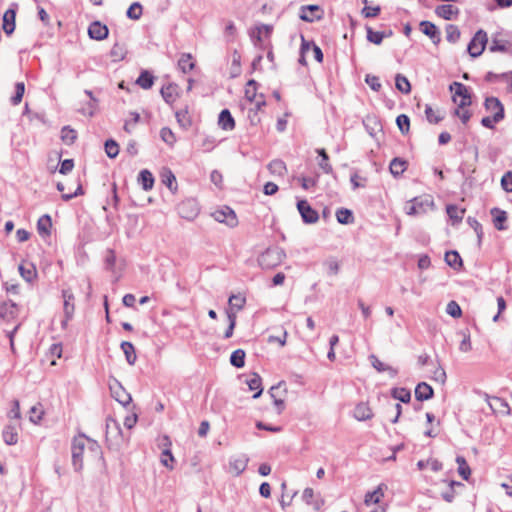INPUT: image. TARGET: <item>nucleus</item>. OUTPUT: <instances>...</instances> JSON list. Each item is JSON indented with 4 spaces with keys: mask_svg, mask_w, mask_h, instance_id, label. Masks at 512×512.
<instances>
[{
    "mask_svg": "<svg viewBox=\"0 0 512 512\" xmlns=\"http://www.w3.org/2000/svg\"><path fill=\"white\" fill-rule=\"evenodd\" d=\"M105 152L109 158H116L119 154V145L113 139H108L104 144Z\"/></svg>",
    "mask_w": 512,
    "mask_h": 512,
    "instance_id": "864d4df0",
    "label": "nucleus"
},
{
    "mask_svg": "<svg viewBox=\"0 0 512 512\" xmlns=\"http://www.w3.org/2000/svg\"><path fill=\"white\" fill-rule=\"evenodd\" d=\"M487 41V33L482 29L478 30L467 46L470 56L473 58L480 56L485 50Z\"/></svg>",
    "mask_w": 512,
    "mask_h": 512,
    "instance_id": "39448f33",
    "label": "nucleus"
},
{
    "mask_svg": "<svg viewBox=\"0 0 512 512\" xmlns=\"http://www.w3.org/2000/svg\"><path fill=\"white\" fill-rule=\"evenodd\" d=\"M323 11L318 5H306L300 9V19L305 22H313L322 18Z\"/></svg>",
    "mask_w": 512,
    "mask_h": 512,
    "instance_id": "f8f14e48",
    "label": "nucleus"
},
{
    "mask_svg": "<svg viewBox=\"0 0 512 512\" xmlns=\"http://www.w3.org/2000/svg\"><path fill=\"white\" fill-rule=\"evenodd\" d=\"M490 213L493 216V223L495 228L497 230H505L506 227L504 226V223L507 220V213L497 207L492 208Z\"/></svg>",
    "mask_w": 512,
    "mask_h": 512,
    "instance_id": "b1692460",
    "label": "nucleus"
},
{
    "mask_svg": "<svg viewBox=\"0 0 512 512\" xmlns=\"http://www.w3.org/2000/svg\"><path fill=\"white\" fill-rule=\"evenodd\" d=\"M446 312L453 318H459L462 315V310L459 304L454 300L447 304Z\"/></svg>",
    "mask_w": 512,
    "mask_h": 512,
    "instance_id": "69168bd1",
    "label": "nucleus"
},
{
    "mask_svg": "<svg viewBox=\"0 0 512 512\" xmlns=\"http://www.w3.org/2000/svg\"><path fill=\"white\" fill-rule=\"evenodd\" d=\"M2 434H3L4 442L7 445H15L18 442V433H17L15 427H13L11 425H7L4 428Z\"/></svg>",
    "mask_w": 512,
    "mask_h": 512,
    "instance_id": "37998d69",
    "label": "nucleus"
},
{
    "mask_svg": "<svg viewBox=\"0 0 512 512\" xmlns=\"http://www.w3.org/2000/svg\"><path fill=\"white\" fill-rule=\"evenodd\" d=\"M18 305L12 300H6L0 303V318L4 321H11L18 315Z\"/></svg>",
    "mask_w": 512,
    "mask_h": 512,
    "instance_id": "ddd939ff",
    "label": "nucleus"
},
{
    "mask_svg": "<svg viewBox=\"0 0 512 512\" xmlns=\"http://www.w3.org/2000/svg\"><path fill=\"white\" fill-rule=\"evenodd\" d=\"M213 217L216 221L225 223L229 227H235L238 224L235 212L228 206L216 210L213 213Z\"/></svg>",
    "mask_w": 512,
    "mask_h": 512,
    "instance_id": "9b49d317",
    "label": "nucleus"
},
{
    "mask_svg": "<svg viewBox=\"0 0 512 512\" xmlns=\"http://www.w3.org/2000/svg\"><path fill=\"white\" fill-rule=\"evenodd\" d=\"M15 19H16V10L10 8L5 11L3 15V30L7 35H11L15 30Z\"/></svg>",
    "mask_w": 512,
    "mask_h": 512,
    "instance_id": "412c9836",
    "label": "nucleus"
},
{
    "mask_svg": "<svg viewBox=\"0 0 512 512\" xmlns=\"http://www.w3.org/2000/svg\"><path fill=\"white\" fill-rule=\"evenodd\" d=\"M372 416V410L366 403H359L354 409V417L359 421L368 420Z\"/></svg>",
    "mask_w": 512,
    "mask_h": 512,
    "instance_id": "2f4dec72",
    "label": "nucleus"
},
{
    "mask_svg": "<svg viewBox=\"0 0 512 512\" xmlns=\"http://www.w3.org/2000/svg\"><path fill=\"white\" fill-rule=\"evenodd\" d=\"M510 46L509 41L493 38L489 50L491 52H507Z\"/></svg>",
    "mask_w": 512,
    "mask_h": 512,
    "instance_id": "09e8293b",
    "label": "nucleus"
},
{
    "mask_svg": "<svg viewBox=\"0 0 512 512\" xmlns=\"http://www.w3.org/2000/svg\"><path fill=\"white\" fill-rule=\"evenodd\" d=\"M445 262L448 266L455 270H459L463 266L462 258L459 253L455 250L448 251L445 253Z\"/></svg>",
    "mask_w": 512,
    "mask_h": 512,
    "instance_id": "473e14b6",
    "label": "nucleus"
},
{
    "mask_svg": "<svg viewBox=\"0 0 512 512\" xmlns=\"http://www.w3.org/2000/svg\"><path fill=\"white\" fill-rule=\"evenodd\" d=\"M52 220L50 215L45 214L37 221V231L41 236H49L51 233Z\"/></svg>",
    "mask_w": 512,
    "mask_h": 512,
    "instance_id": "a878e982",
    "label": "nucleus"
},
{
    "mask_svg": "<svg viewBox=\"0 0 512 512\" xmlns=\"http://www.w3.org/2000/svg\"><path fill=\"white\" fill-rule=\"evenodd\" d=\"M106 441L112 450L120 449L124 441L119 423L112 418L106 420Z\"/></svg>",
    "mask_w": 512,
    "mask_h": 512,
    "instance_id": "7ed1b4c3",
    "label": "nucleus"
},
{
    "mask_svg": "<svg viewBox=\"0 0 512 512\" xmlns=\"http://www.w3.org/2000/svg\"><path fill=\"white\" fill-rule=\"evenodd\" d=\"M218 125L226 131H231L235 128V121L228 109H223L218 117Z\"/></svg>",
    "mask_w": 512,
    "mask_h": 512,
    "instance_id": "4be33fe9",
    "label": "nucleus"
},
{
    "mask_svg": "<svg viewBox=\"0 0 512 512\" xmlns=\"http://www.w3.org/2000/svg\"><path fill=\"white\" fill-rule=\"evenodd\" d=\"M226 314H227V318L229 320V325L224 333V338L228 339L233 335L237 317H236V312L232 311V309H227Z\"/></svg>",
    "mask_w": 512,
    "mask_h": 512,
    "instance_id": "603ef678",
    "label": "nucleus"
},
{
    "mask_svg": "<svg viewBox=\"0 0 512 512\" xmlns=\"http://www.w3.org/2000/svg\"><path fill=\"white\" fill-rule=\"evenodd\" d=\"M396 124L402 134L406 135L410 129V119L405 114H400L396 118Z\"/></svg>",
    "mask_w": 512,
    "mask_h": 512,
    "instance_id": "5fc2aeb1",
    "label": "nucleus"
},
{
    "mask_svg": "<svg viewBox=\"0 0 512 512\" xmlns=\"http://www.w3.org/2000/svg\"><path fill=\"white\" fill-rule=\"evenodd\" d=\"M109 388L111 391L112 397L119 402L123 406H127L132 401V397L129 393L126 392V390L122 387L120 382L118 380L113 379L109 383Z\"/></svg>",
    "mask_w": 512,
    "mask_h": 512,
    "instance_id": "9d476101",
    "label": "nucleus"
},
{
    "mask_svg": "<svg viewBox=\"0 0 512 512\" xmlns=\"http://www.w3.org/2000/svg\"><path fill=\"white\" fill-rule=\"evenodd\" d=\"M178 67L183 73L190 72L195 67L192 55L183 53L178 60Z\"/></svg>",
    "mask_w": 512,
    "mask_h": 512,
    "instance_id": "72a5a7b5",
    "label": "nucleus"
},
{
    "mask_svg": "<svg viewBox=\"0 0 512 512\" xmlns=\"http://www.w3.org/2000/svg\"><path fill=\"white\" fill-rule=\"evenodd\" d=\"M446 31V39L450 43H456L461 36V32L456 25L449 24L445 28Z\"/></svg>",
    "mask_w": 512,
    "mask_h": 512,
    "instance_id": "8fccbe9b",
    "label": "nucleus"
},
{
    "mask_svg": "<svg viewBox=\"0 0 512 512\" xmlns=\"http://www.w3.org/2000/svg\"><path fill=\"white\" fill-rule=\"evenodd\" d=\"M248 458L246 456H240L233 458L230 461V468L235 473L236 476H239L247 467Z\"/></svg>",
    "mask_w": 512,
    "mask_h": 512,
    "instance_id": "f704fd0d",
    "label": "nucleus"
},
{
    "mask_svg": "<svg viewBox=\"0 0 512 512\" xmlns=\"http://www.w3.org/2000/svg\"><path fill=\"white\" fill-rule=\"evenodd\" d=\"M138 183L142 186L143 190H151L154 186L153 174L147 169L141 170L138 175Z\"/></svg>",
    "mask_w": 512,
    "mask_h": 512,
    "instance_id": "393cba45",
    "label": "nucleus"
},
{
    "mask_svg": "<svg viewBox=\"0 0 512 512\" xmlns=\"http://www.w3.org/2000/svg\"><path fill=\"white\" fill-rule=\"evenodd\" d=\"M246 353L243 349H237L230 356V363L236 368H242L245 365Z\"/></svg>",
    "mask_w": 512,
    "mask_h": 512,
    "instance_id": "49530a36",
    "label": "nucleus"
},
{
    "mask_svg": "<svg viewBox=\"0 0 512 512\" xmlns=\"http://www.w3.org/2000/svg\"><path fill=\"white\" fill-rule=\"evenodd\" d=\"M407 169V162L401 158H393L389 165V170L394 177H398Z\"/></svg>",
    "mask_w": 512,
    "mask_h": 512,
    "instance_id": "7c9ffc66",
    "label": "nucleus"
},
{
    "mask_svg": "<svg viewBox=\"0 0 512 512\" xmlns=\"http://www.w3.org/2000/svg\"><path fill=\"white\" fill-rule=\"evenodd\" d=\"M384 497L383 485H379L374 491L367 492L364 498V504L369 506L371 504H378Z\"/></svg>",
    "mask_w": 512,
    "mask_h": 512,
    "instance_id": "c85d7f7f",
    "label": "nucleus"
},
{
    "mask_svg": "<svg viewBox=\"0 0 512 512\" xmlns=\"http://www.w3.org/2000/svg\"><path fill=\"white\" fill-rule=\"evenodd\" d=\"M257 85L258 84L254 79L249 80L246 84L245 97L249 102H253L256 99Z\"/></svg>",
    "mask_w": 512,
    "mask_h": 512,
    "instance_id": "4d7b16f0",
    "label": "nucleus"
},
{
    "mask_svg": "<svg viewBox=\"0 0 512 512\" xmlns=\"http://www.w3.org/2000/svg\"><path fill=\"white\" fill-rule=\"evenodd\" d=\"M121 349L128 364L133 365L137 359L134 345L129 341H123L121 343Z\"/></svg>",
    "mask_w": 512,
    "mask_h": 512,
    "instance_id": "c9c22d12",
    "label": "nucleus"
},
{
    "mask_svg": "<svg viewBox=\"0 0 512 512\" xmlns=\"http://www.w3.org/2000/svg\"><path fill=\"white\" fill-rule=\"evenodd\" d=\"M246 382H247L249 389L251 391H255L253 398L254 399L259 398L263 392L262 379L259 376V374L253 373L252 377L250 379H248Z\"/></svg>",
    "mask_w": 512,
    "mask_h": 512,
    "instance_id": "bb28decb",
    "label": "nucleus"
},
{
    "mask_svg": "<svg viewBox=\"0 0 512 512\" xmlns=\"http://www.w3.org/2000/svg\"><path fill=\"white\" fill-rule=\"evenodd\" d=\"M484 107L487 112L492 113L494 122H500L504 119V106L498 98L487 97L484 101Z\"/></svg>",
    "mask_w": 512,
    "mask_h": 512,
    "instance_id": "6e6552de",
    "label": "nucleus"
},
{
    "mask_svg": "<svg viewBox=\"0 0 512 512\" xmlns=\"http://www.w3.org/2000/svg\"><path fill=\"white\" fill-rule=\"evenodd\" d=\"M370 362L372 366L378 371V372H384L388 371L391 377H395L397 375V370L394 369L391 366H388L381 362L375 355H370L369 357Z\"/></svg>",
    "mask_w": 512,
    "mask_h": 512,
    "instance_id": "e433bc0d",
    "label": "nucleus"
},
{
    "mask_svg": "<svg viewBox=\"0 0 512 512\" xmlns=\"http://www.w3.org/2000/svg\"><path fill=\"white\" fill-rule=\"evenodd\" d=\"M297 209L304 223L314 224L318 221V212L311 207L307 200H298Z\"/></svg>",
    "mask_w": 512,
    "mask_h": 512,
    "instance_id": "1a4fd4ad",
    "label": "nucleus"
},
{
    "mask_svg": "<svg viewBox=\"0 0 512 512\" xmlns=\"http://www.w3.org/2000/svg\"><path fill=\"white\" fill-rule=\"evenodd\" d=\"M162 183L168 187L171 192L177 190L176 177L169 168H164L161 172Z\"/></svg>",
    "mask_w": 512,
    "mask_h": 512,
    "instance_id": "cd10ccee",
    "label": "nucleus"
},
{
    "mask_svg": "<svg viewBox=\"0 0 512 512\" xmlns=\"http://www.w3.org/2000/svg\"><path fill=\"white\" fill-rule=\"evenodd\" d=\"M154 76L147 70H143L136 80V84L143 89H150L154 84Z\"/></svg>",
    "mask_w": 512,
    "mask_h": 512,
    "instance_id": "4c0bfd02",
    "label": "nucleus"
},
{
    "mask_svg": "<svg viewBox=\"0 0 512 512\" xmlns=\"http://www.w3.org/2000/svg\"><path fill=\"white\" fill-rule=\"evenodd\" d=\"M419 26L422 33L428 36L434 44H438L441 41L440 31L434 23L423 20Z\"/></svg>",
    "mask_w": 512,
    "mask_h": 512,
    "instance_id": "f3484780",
    "label": "nucleus"
},
{
    "mask_svg": "<svg viewBox=\"0 0 512 512\" xmlns=\"http://www.w3.org/2000/svg\"><path fill=\"white\" fill-rule=\"evenodd\" d=\"M446 212L449 218L453 221V224L462 221L465 213V209H460L456 205L450 204L446 207Z\"/></svg>",
    "mask_w": 512,
    "mask_h": 512,
    "instance_id": "a19ab883",
    "label": "nucleus"
},
{
    "mask_svg": "<svg viewBox=\"0 0 512 512\" xmlns=\"http://www.w3.org/2000/svg\"><path fill=\"white\" fill-rule=\"evenodd\" d=\"M395 86L396 88L404 93V94H409L410 91H411V85H410V82L408 81V79L402 75V74H397L396 77H395Z\"/></svg>",
    "mask_w": 512,
    "mask_h": 512,
    "instance_id": "de8ad7c7",
    "label": "nucleus"
},
{
    "mask_svg": "<svg viewBox=\"0 0 512 512\" xmlns=\"http://www.w3.org/2000/svg\"><path fill=\"white\" fill-rule=\"evenodd\" d=\"M501 186L506 192H512V173L507 172L502 176Z\"/></svg>",
    "mask_w": 512,
    "mask_h": 512,
    "instance_id": "774afa93",
    "label": "nucleus"
},
{
    "mask_svg": "<svg viewBox=\"0 0 512 512\" xmlns=\"http://www.w3.org/2000/svg\"><path fill=\"white\" fill-rule=\"evenodd\" d=\"M336 219L340 224H352L354 222V216L350 209L339 208L336 211Z\"/></svg>",
    "mask_w": 512,
    "mask_h": 512,
    "instance_id": "79ce46f5",
    "label": "nucleus"
},
{
    "mask_svg": "<svg viewBox=\"0 0 512 512\" xmlns=\"http://www.w3.org/2000/svg\"><path fill=\"white\" fill-rule=\"evenodd\" d=\"M175 117L177 119V122L180 124V126L185 128V127H188L191 125V120H190V117L188 116L187 108L176 111Z\"/></svg>",
    "mask_w": 512,
    "mask_h": 512,
    "instance_id": "e2e57ef3",
    "label": "nucleus"
},
{
    "mask_svg": "<svg viewBox=\"0 0 512 512\" xmlns=\"http://www.w3.org/2000/svg\"><path fill=\"white\" fill-rule=\"evenodd\" d=\"M450 90L454 92L453 100L457 103L459 108H465L471 105V96L464 84L460 82H453L450 85Z\"/></svg>",
    "mask_w": 512,
    "mask_h": 512,
    "instance_id": "423d86ee",
    "label": "nucleus"
},
{
    "mask_svg": "<svg viewBox=\"0 0 512 512\" xmlns=\"http://www.w3.org/2000/svg\"><path fill=\"white\" fill-rule=\"evenodd\" d=\"M311 49V44L308 40H306L304 38L303 35H301V47H300V57H299V60L298 62L302 65V66H306L307 65V61H306V57H305V54L307 51H309Z\"/></svg>",
    "mask_w": 512,
    "mask_h": 512,
    "instance_id": "680f3d73",
    "label": "nucleus"
},
{
    "mask_svg": "<svg viewBox=\"0 0 512 512\" xmlns=\"http://www.w3.org/2000/svg\"><path fill=\"white\" fill-rule=\"evenodd\" d=\"M433 388L426 382L419 383L415 388V397L418 401H426L433 397Z\"/></svg>",
    "mask_w": 512,
    "mask_h": 512,
    "instance_id": "5701e85b",
    "label": "nucleus"
},
{
    "mask_svg": "<svg viewBox=\"0 0 512 512\" xmlns=\"http://www.w3.org/2000/svg\"><path fill=\"white\" fill-rule=\"evenodd\" d=\"M485 399L493 412L510 414V407L505 399L497 396L490 397L488 394H485Z\"/></svg>",
    "mask_w": 512,
    "mask_h": 512,
    "instance_id": "2eb2a0df",
    "label": "nucleus"
},
{
    "mask_svg": "<svg viewBox=\"0 0 512 512\" xmlns=\"http://www.w3.org/2000/svg\"><path fill=\"white\" fill-rule=\"evenodd\" d=\"M267 167L273 175L284 176L287 172L286 164L280 159L272 160Z\"/></svg>",
    "mask_w": 512,
    "mask_h": 512,
    "instance_id": "58836bf2",
    "label": "nucleus"
},
{
    "mask_svg": "<svg viewBox=\"0 0 512 512\" xmlns=\"http://www.w3.org/2000/svg\"><path fill=\"white\" fill-rule=\"evenodd\" d=\"M285 256L284 250L279 247L267 248L258 257V263L263 269H273L281 264Z\"/></svg>",
    "mask_w": 512,
    "mask_h": 512,
    "instance_id": "f03ea898",
    "label": "nucleus"
},
{
    "mask_svg": "<svg viewBox=\"0 0 512 512\" xmlns=\"http://www.w3.org/2000/svg\"><path fill=\"white\" fill-rule=\"evenodd\" d=\"M178 89V85L175 83H169L161 88V96L167 104L172 105L176 101Z\"/></svg>",
    "mask_w": 512,
    "mask_h": 512,
    "instance_id": "6ab92c4d",
    "label": "nucleus"
},
{
    "mask_svg": "<svg viewBox=\"0 0 512 512\" xmlns=\"http://www.w3.org/2000/svg\"><path fill=\"white\" fill-rule=\"evenodd\" d=\"M456 463L458 464V474L464 479V480H469V477L471 475V469L466 461V459L461 456V455H458L456 457Z\"/></svg>",
    "mask_w": 512,
    "mask_h": 512,
    "instance_id": "ea45409f",
    "label": "nucleus"
},
{
    "mask_svg": "<svg viewBox=\"0 0 512 512\" xmlns=\"http://www.w3.org/2000/svg\"><path fill=\"white\" fill-rule=\"evenodd\" d=\"M125 53L124 46L119 43H115L110 52L114 60H122L125 57Z\"/></svg>",
    "mask_w": 512,
    "mask_h": 512,
    "instance_id": "338daca9",
    "label": "nucleus"
},
{
    "mask_svg": "<svg viewBox=\"0 0 512 512\" xmlns=\"http://www.w3.org/2000/svg\"><path fill=\"white\" fill-rule=\"evenodd\" d=\"M162 445L165 448L163 449L162 454H161V463L163 466L172 470L173 469L172 463L174 462V457H173L171 449H170L171 441L168 436L163 437Z\"/></svg>",
    "mask_w": 512,
    "mask_h": 512,
    "instance_id": "a211bd4d",
    "label": "nucleus"
},
{
    "mask_svg": "<svg viewBox=\"0 0 512 512\" xmlns=\"http://www.w3.org/2000/svg\"><path fill=\"white\" fill-rule=\"evenodd\" d=\"M316 152L321 157V160L318 163V165L323 170V172L326 174L333 173V168H332L331 164L329 163V156H328L326 150L323 148H320V149H317Z\"/></svg>",
    "mask_w": 512,
    "mask_h": 512,
    "instance_id": "c03bdc74",
    "label": "nucleus"
},
{
    "mask_svg": "<svg viewBox=\"0 0 512 512\" xmlns=\"http://www.w3.org/2000/svg\"><path fill=\"white\" fill-rule=\"evenodd\" d=\"M62 297L64 300L63 303V312H64V319L62 320V327L65 328L68 324V322L72 319L75 311V297L71 289H64L62 290Z\"/></svg>",
    "mask_w": 512,
    "mask_h": 512,
    "instance_id": "0eeeda50",
    "label": "nucleus"
},
{
    "mask_svg": "<svg viewBox=\"0 0 512 512\" xmlns=\"http://www.w3.org/2000/svg\"><path fill=\"white\" fill-rule=\"evenodd\" d=\"M25 92V85L23 82H17L15 84V94L11 97V103L12 105H18L23 98Z\"/></svg>",
    "mask_w": 512,
    "mask_h": 512,
    "instance_id": "052dcab7",
    "label": "nucleus"
},
{
    "mask_svg": "<svg viewBox=\"0 0 512 512\" xmlns=\"http://www.w3.org/2000/svg\"><path fill=\"white\" fill-rule=\"evenodd\" d=\"M160 137L161 139L168 145L172 146L175 141H176V138H175V135L174 133L172 132V130L168 127H163L160 131Z\"/></svg>",
    "mask_w": 512,
    "mask_h": 512,
    "instance_id": "0e129e2a",
    "label": "nucleus"
},
{
    "mask_svg": "<svg viewBox=\"0 0 512 512\" xmlns=\"http://www.w3.org/2000/svg\"><path fill=\"white\" fill-rule=\"evenodd\" d=\"M367 40L373 44L380 45L385 37L383 32L374 31L371 27H366Z\"/></svg>",
    "mask_w": 512,
    "mask_h": 512,
    "instance_id": "3c124183",
    "label": "nucleus"
},
{
    "mask_svg": "<svg viewBox=\"0 0 512 512\" xmlns=\"http://www.w3.org/2000/svg\"><path fill=\"white\" fill-rule=\"evenodd\" d=\"M19 272L23 279H25L27 282H32L36 277V270L33 265H29L28 267L20 265Z\"/></svg>",
    "mask_w": 512,
    "mask_h": 512,
    "instance_id": "6e6d98bb",
    "label": "nucleus"
},
{
    "mask_svg": "<svg viewBox=\"0 0 512 512\" xmlns=\"http://www.w3.org/2000/svg\"><path fill=\"white\" fill-rule=\"evenodd\" d=\"M86 441L87 437L84 434H79L72 440V464L76 471H80L83 468V455L86 447Z\"/></svg>",
    "mask_w": 512,
    "mask_h": 512,
    "instance_id": "20e7f679",
    "label": "nucleus"
},
{
    "mask_svg": "<svg viewBox=\"0 0 512 512\" xmlns=\"http://www.w3.org/2000/svg\"><path fill=\"white\" fill-rule=\"evenodd\" d=\"M199 209L192 200L183 201L178 205V213L182 218L192 220L198 215Z\"/></svg>",
    "mask_w": 512,
    "mask_h": 512,
    "instance_id": "dca6fc26",
    "label": "nucleus"
},
{
    "mask_svg": "<svg viewBox=\"0 0 512 512\" xmlns=\"http://www.w3.org/2000/svg\"><path fill=\"white\" fill-rule=\"evenodd\" d=\"M109 29L100 21H93L88 27V35L94 40H104L108 37Z\"/></svg>",
    "mask_w": 512,
    "mask_h": 512,
    "instance_id": "4468645a",
    "label": "nucleus"
},
{
    "mask_svg": "<svg viewBox=\"0 0 512 512\" xmlns=\"http://www.w3.org/2000/svg\"><path fill=\"white\" fill-rule=\"evenodd\" d=\"M500 80L508 82V89H509V91H512V72H506V73H501V74L488 72L485 76V81L490 82V83L497 82Z\"/></svg>",
    "mask_w": 512,
    "mask_h": 512,
    "instance_id": "c756f323",
    "label": "nucleus"
},
{
    "mask_svg": "<svg viewBox=\"0 0 512 512\" xmlns=\"http://www.w3.org/2000/svg\"><path fill=\"white\" fill-rule=\"evenodd\" d=\"M391 396L403 403H409L410 400H411V392L410 390L404 388V387H399V388H393L391 390Z\"/></svg>",
    "mask_w": 512,
    "mask_h": 512,
    "instance_id": "a18cd8bd",
    "label": "nucleus"
},
{
    "mask_svg": "<svg viewBox=\"0 0 512 512\" xmlns=\"http://www.w3.org/2000/svg\"><path fill=\"white\" fill-rule=\"evenodd\" d=\"M434 200L430 195H423L414 197L405 205V211L408 215L416 216L427 213L429 210L434 209Z\"/></svg>",
    "mask_w": 512,
    "mask_h": 512,
    "instance_id": "f257e3e1",
    "label": "nucleus"
},
{
    "mask_svg": "<svg viewBox=\"0 0 512 512\" xmlns=\"http://www.w3.org/2000/svg\"><path fill=\"white\" fill-rule=\"evenodd\" d=\"M126 15L130 19L138 20L142 15V5L139 2H134L128 8Z\"/></svg>",
    "mask_w": 512,
    "mask_h": 512,
    "instance_id": "bf43d9fd",
    "label": "nucleus"
},
{
    "mask_svg": "<svg viewBox=\"0 0 512 512\" xmlns=\"http://www.w3.org/2000/svg\"><path fill=\"white\" fill-rule=\"evenodd\" d=\"M77 137V133L74 129H71L69 126H65L61 130V139L66 144H72Z\"/></svg>",
    "mask_w": 512,
    "mask_h": 512,
    "instance_id": "13d9d810",
    "label": "nucleus"
},
{
    "mask_svg": "<svg viewBox=\"0 0 512 512\" xmlns=\"http://www.w3.org/2000/svg\"><path fill=\"white\" fill-rule=\"evenodd\" d=\"M435 14L445 20H452L459 14V9L451 4H442L436 7Z\"/></svg>",
    "mask_w": 512,
    "mask_h": 512,
    "instance_id": "aec40b11",
    "label": "nucleus"
}]
</instances>
